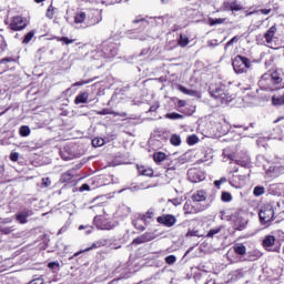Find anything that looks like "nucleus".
Returning <instances> with one entry per match:
<instances>
[{"label":"nucleus","instance_id":"1","mask_svg":"<svg viewBox=\"0 0 284 284\" xmlns=\"http://www.w3.org/2000/svg\"><path fill=\"white\" fill-rule=\"evenodd\" d=\"M258 85L261 90H283L284 88V73L281 70H275L271 73H264Z\"/></svg>","mask_w":284,"mask_h":284},{"label":"nucleus","instance_id":"2","mask_svg":"<svg viewBox=\"0 0 284 284\" xmlns=\"http://www.w3.org/2000/svg\"><path fill=\"white\" fill-rule=\"evenodd\" d=\"M209 93L220 105H227L234 99V95L230 93V89L224 83L210 87Z\"/></svg>","mask_w":284,"mask_h":284},{"label":"nucleus","instance_id":"3","mask_svg":"<svg viewBox=\"0 0 284 284\" xmlns=\"http://www.w3.org/2000/svg\"><path fill=\"white\" fill-rule=\"evenodd\" d=\"M233 70L236 74H243L252 68V61L248 58L236 55L232 62Z\"/></svg>","mask_w":284,"mask_h":284},{"label":"nucleus","instance_id":"4","mask_svg":"<svg viewBox=\"0 0 284 284\" xmlns=\"http://www.w3.org/2000/svg\"><path fill=\"white\" fill-rule=\"evenodd\" d=\"M258 216L263 225L272 223V221H274V206H272V204L262 206L261 211L258 212Z\"/></svg>","mask_w":284,"mask_h":284},{"label":"nucleus","instance_id":"5","mask_svg":"<svg viewBox=\"0 0 284 284\" xmlns=\"http://www.w3.org/2000/svg\"><path fill=\"white\" fill-rule=\"evenodd\" d=\"M262 246L266 252H281V246H276V237L274 235H266L262 241Z\"/></svg>","mask_w":284,"mask_h":284},{"label":"nucleus","instance_id":"6","mask_svg":"<svg viewBox=\"0 0 284 284\" xmlns=\"http://www.w3.org/2000/svg\"><path fill=\"white\" fill-rule=\"evenodd\" d=\"M102 52L106 59H112V57H116V52H119V45L114 42H103Z\"/></svg>","mask_w":284,"mask_h":284},{"label":"nucleus","instance_id":"7","mask_svg":"<svg viewBox=\"0 0 284 284\" xmlns=\"http://www.w3.org/2000/svg\"><path fill=\"white\" fill-rule=\"evenodd\" d=\"M94 224L98 230H113L114 227V224L112 222L101 215H97L94 217Z\"/></svg>","mask_w":284,"mask_h":284},{"label":"nucleus","instance_id":"8","mask_svg":"<svg viewBox=\"0 0 284 284\" xmlns=\"http://www.w3.org/2000/svg\"><path fill=\"white\" fill-rule=\"evenodd\" d=\"M34 212L32 210L23 209L22 211L16 213L14 219L20 225H26V223H28V217L32 216Z\"/></svg>","mask_w":284,"mask_h":284},{"label":"nucleus","instance_id":"9","mask_svg":"<svg viewBox=\"0 0 284 284\" xmlns=\"http://www.w3.org/2000/svg\"><path fill=\"white\" fill-rule=\"evenodd\" d=\"M187 176H189V181H191V183H201V181L205 180V174H203L197 169H190L187 171Z\"/></svg>","mask_w":284,"mask_h":284},{"label":"nucleus","instance_id":"10","mask_svg":"<svg viewBox=\"0 0 284 284\" xmlns=\"http://www.w3.org/2000/svg\"><path fill=\"white\" fill-rule=\"evenodd\" d=\"M27 26H28V22H26V19L18 16L12 19L9 28L17 32L19 30H23Z\"/></svg>","mask_w":284,"mask_h":284},{"label":"nucleus","instance_id":"11","mask_svg":"<svg viewBox=\"0 0 284 284\" xmlns=\"http://www.w3.org/2000/svg\"><path fill=\"white\" fill-rule=\"evenodd\" d=\"M276 24L272 26L264 34V39L267 45H274L276 43Z\"/></svg>","mask_w":284,"mask_h":284},{"label":"nucleus","instance_id":"12","mask_svg":"<svg viewBox=\"0 0 284 284\" xmlns=\"http://www.w3.org/2000/svg\"><path fill=\"white\" fill-rule=\"evenodd\" d=\"M158 223L165 225V227H173L176 224V217L171 214L162 215L158 217Z\"/></svg>","mask_w":284,"mask_h":284},{"label":"nucleus","instance_id":"13","mask_svg":"<svg viewBox=\"0 0 284 284\" xmlns=\"http://www.w3.org/2000/svg\"><path fill=\"white\" fill-rule=\"evenodd\" d=\"M272 105L275 108H281V105H284V91L275 92L272 95Z\"/></svg>","mask_w":284,"mask_h":284},{"label":"nucleus","instance_id":"14","mask_svg":"<svg viewBox=\"0 0 284 284\" xmlns=\"http://www.w3.org/2000/svg\"><path fill=\"white\" fill-rule=\"evenodd\" d=\"M92 17L90 19L89 26H97V23H101L103 21V18L101 17V11L94 10L91 12Z\"/></svg>","mask_w":284,"mask_h":284},{"label":"nucleus","instance_id":"15","mask_svg":"<svg viewBox=\"0 0 284 284\" xmlns=\"http://www.w3.org/2000/svg\"><path fill=\"white\" fill-rule=\"evenodd\" d=\"M192 199L195 203H201L207 199V193L204 190H199L193 193Z\"/></svg>","mask_w":284,"mask_h":284},{"label":"nucleus","instance_id":"16","mask_svg":"<svg viewBox=\"0 0 284 284\" xmlns=\"http://www.w3.org/2000/svg\"><path fill=\"white\" fill-rule=\"evenodd\" d=\"M233 252L239 256H245V254H247V247H245L243 243H235L233 245Z\"/></svg>","mask_w":284,"mask_h":284},{"label":"nucleus","instance_id":"17","mask_svg":"<svg viewBox=\"0 0 284 284\" xmlns=\"http://www.w3.org/2000/svg\"><path fill=\"white\" fill-rule=\"evenodd\" d=\"M224 9L231 10L232 12H239L240 10H243V6L236 3L235 1L224 2Z\"/></svg>","mask_w":284,"mask_h":284},{"label":"nucleus","instance_id":"18","mask_svg":"<svg viewBox=\"0 0 284 284\" xmlns=\"http://www.w3.org/2000/svg\"><path fill=\"white\" fill-rule=\"evenodd\" d=\"M133 225H134L135 230L143 232L145 230V225H148V223H145L144 219H142L139 215L135 220H133Z\"/></svg>","mask_w":284,"mask_h":284},{"label":"nucleus","instance_id":"19","mask_svg":"<svg viewBox=\"0 0 284 284\" xmlns=\"http://www.w3.org/2000/svg\"><path fill=\"white\" fill-rule=\"evenodd\" d=\"M88 99H90V94H88V92H82L75 97L74 103L75 105L88 103Z\"/></svg>","mask_w":284,"mask_h":284},{"label":"nucleus","instance_id":"20","mask_svg":"<svg viewBox=\"0 0 284 284\" xmlns=\"http://www.w3.org/2000/svg\"><path fill=\"white\" fill-rule=\"evenodd\" d=\"M184 214H199V209L192 205V202H186L183 206Z\"/></svg>","mask_w":284,"mask_h":284},{"label":"nucleus","instance_id":"21","mask_svg":"<svg viewBox=\"0 0 284 284\" xmlns=\"http://www.w3.org/2000/svg\"><path fill=\"white\" fill-rule=\"evenodd\" d=\"M138 172L142 176H153L154 175V170L148 166H139L138 165Z\"/></svg>","mask_w":284,"mask_h":284},{"label":"nucleus","instance_id":"22","mask_svg":"<svg viewBox=\"0 0 284 284\" xmlns=\"http://www.w3.org/2000/svg\"><path fill=\"white\" fill-rule=\"evenodd\" d=\"M60 156L63 161H70L74 155L72 154V151H70V148L64 146V149L60 151Z\"/></svg>","mask_w":284,"mask_h":284},{"label":"nucleus","instance_id":"23","mask_svg":"<svg viewBox=\"0 0 284 284\" xmlns=\"http://www.w3.org/2000/svg\"><path fill=\"white\" fill-rule=\"evenodd\" d=\"M140 216L144 219V224L154 221V209H150L145 214Z\"/></svg>","mask_w":284,"mask_h":284},{"label":"nucleus","instance_id":"24","mask_svg":"<svg viewBox=\"0 0 284 284\" xmlns=\"http://www.w3.org/2000/svg\"><path fill=\"white\" fill-rule=\"evenodd\" d=\"M130 212H132V210L125 205V204H122L121 206H119L118 209V214L120 216H129L130 215Z\"/></svg>","mask_w":284,"mask_h":284},{"label":"nucleus","instance_id":"25","mask_svg":"<svg viewBox=\"0 0 284 284\" xmlns=\"http://www.w3.org/2000/svg\"><path fill=\"white\" fill-rule=\"evenodd\" d=\"M180 92H182L183 94H187L189 97H199V92L194 91V90H190L183 85L179 87Z\"/></svg>","mask_w":284,"mask_h":284},{"label":"nucleus","instance_id":"26","mask_svg":"<svg viewBox=\"0 0 284 284\" xmlns=\"http://www.w3.org/2000/svg\"><path fill=\"white\" fill-rule=\"evenodd\" d=\"M225 21H226L225 18H217V19L210 18L207 23H209V26L214 27V26H221V24L225 23Z\"/></svg>","mask_w":284,"mask_h":284},{"label":"nucleus","instance_id":"27","mask_svg":"<svg viewBox=\"0 0 284 284\" xmlns=\"http://www.w3.org/2000/svg\"><path fill=\"white\" fill-rule=\"evenodd\" d=\"M235 163L242 168H250L252 161L250 160V156L245 155L243 160H235Z\"/></svg>","mask_w":284,"mask_h":284},{"label":"nucleus","instance_id":"28","mask_svg":"<svg viewBox=\"0 0 284 284\" xmlns=\"http://www.w3.org/2000/svg\"><path fill=\"white\" fill-rule=\"evenodd\" d=\"M166 158L168 155H165V153L163 152H158L153 154V160L155 161V163H163Z\"/></svg>","mask_w":284,"mask_h":284},{"label":"nucleus","instance_id":"29","mask_svg":"<svg viewBox=\"0 0 284 284\" xmlns=\"http://www.w3.org/2000/svg\"><path fill=\"white\" fill-rule=\"evenodd\" d=\"M133 23L139 24L142 28H148V26H150V21H148L145 18H136L133 20Z\"/></svg>","mask_w":284,"mask_h":284},{"label":"nucleus","instance_id":"30","mask_svg":"<svg viewBox=\"0 0 284 284\" xmlns=\"http://www.w3.org/2000/svg\"><path fill=\"white\" fill-rule=\"evenodd\" d=\"M72 178H73L72 171H68V172L62 174L61 182L62 183H70L72 181Z\"/></svg>","mask_w":284,"mask_h":284},{"label":"nucleus","instance_id":"31","mask_svg":"<svg viewBox=\"0 0 284 284\" xmlns=\"http://www.w3.org/2000/svg\"><path fill=\"white\" fill-rule=\"evenodd\" d=\"M85 18H87L85 12L81 11L75 14L74 21L75 23H83V21H85Z\"/></svg>","mask_w":284,"mask_h":284},{"label":"nucleus","instance_id":"32","mask_svg":"<svg viewBox=\"0 0 284 284\" xmlns=\"http://www.w3.org/2000/svg\"><path fill=\"white\" fill-rule=\"evenodd\" d=\"M92 145H93V148H101V146L105 145V140L102 138H95L92 140Z\"/></svg>","mask_w":284,"mask_h":284},{"label":"nucleus","instance_id":"33","mask_svg":"<svg viewBox=\"0 0 284 284\" xmlns=\"http://www.w3.org/2000/svg\"><path fill=\"white\" fill-rule=\"evenodd\" d=\"M189 43H190V38H187V36L181 34L179 39V45H181V48H185Z\"/></svg>","mask_w":284,"mask_h":284},{"label":"nucleus","instance_id":"34","mask_svg":"<svg viewBox=\"0 0 284 284\" xmlns=\"http://www.w3.org/2000/svg\"><path fill=\"white\" fill-rule=\"evenodd\" d=\"M170 142L175 145V146H179L181 145V135L179 134H172L171 135V139H170Z\"/></svg>","mask_w":284,"mask_h":284},{"label":"nucleus","instance_id":"35","mask_svg":"<svg viewBox=\"0 0 284 284\" xmlns=\"http://www.w3.org/2000/svg\"><path fill=\"white\" fill-rule=\"evenodd\" d=\"M254 196H263L265 194V187L264 186H255L253 190Z\"/></svg>","mask_w":284,"mask_h":284},{"label":"nucleus","instance_id":"36","mask_svg":"<svg viewBox=\"0 0 284 284\" xmlns=\"http://www.w3.org/2000/svg\"><path fill=\"white\" fill-rule=\"evenodd\" d=\"M185 236L186 237L196 236L197 239H201L203 237V234H201L197 230H189Z\"/></svg>","mask_w":284,"mask_h":284},{"label":"nucleus","instance_id":"37","mask_svg":"<svg viewBox=\"0 0 284 284\" xmlns=\"http://www.w3.org/2000/svg\"><path fill=\"white\" fill-rule=\"evenodd\" d=\"M166 119H171L173 121H176L179 119H183V115H181L180 113H176V112H172V113H168L165 115Z\"/></svg>","mask_w":284,"mask_h":284},{"label":"nucleus","instance_id":"38","mask_svg":"<svg viewBox=\"0 0 284 284\" xmlns=\"http://www.w3.org/2000/svg\"><path fill=\"white\" fill-rule=\"evenodd\" d=\"M95 114L105 116L108 114H114L115 116L118 115L114 111L110 110V109H103L102 111H95Z\"/></svg>","mask_w":284,"mask_h":284},{"label":"nucleus","instance_id":"39","mask_svg":"<svg viewBox=\"0 0 284 284\" xmlns=\"http://www.w3.org/2000/svg\"><path fill=\"white\" fill-rule=\"evenodd\" d=\"M221 199L223 203H230L232 201V194L230 192H222Z\"/></svg>","mask_w":284,"mask_h":284},{"label":"nucleus","instance_id":"40","mask_svg":"<svg viewBox=\"0 0 284 284\" xmlns=\"http://www.w3.org/2000/svg\"><path fill=\"white\" fill-rule=\"evenodd\" d=\"M220 232H221V227L212 229L209 231L206 236H207V239H214V236H216V234H219Z\"/></svg>","mask_w":284,"mask_h":284},{"label":"nucleus","instance_id":"41","mask_svg":"<svg viewBox=\"0 0 284 284\" xmlns=\"http://www.w3.org/2000/svg\"><path fill=\"white\" fill-rule=\"evenodd\" d=\"M20 134L22 136H30V126L23 125L20 128Z\"/></svg>","mask_w":284,"mask_h":284},{"label":"nucleus","instance_id":"42","mask_svg":"<svg viewBox=\"0 0 284 284\" xmlns=\"http://www.w3.org/2000/svg\"><path fill=\"white\" fill-rule=\"evenodd\" d=\"M33 37H34V31H30L29 33H27L24 36L22 43H30V41H32Z\"/></svg>","mask_w":284,"mask_h":284},{"label":"nucleus","instance_id":"43","mask_svg":"<svg viewBox=\"0 0 284 284\" xmlns=\"http://www.w3.org/2000/svg\"><path fill=\"white\" fill-rule=\"evenodd\" d=\"M165 263L168 265H174L176 263V256L174 255H169L165 257Z\"/></svg>","mask_w":284,"mask_h":284},{"label":"nucleus","instance_id":"44","mask_svg":"<svg viewBox=\"0 0 284 284\" xmlns=\"http://www.w3.org/2000/svg\"><path fill=\"white\" fill-rule=\"evenodd\" d=\"M141 236H142V240L144 241V243H148V242L154 240V235H152V233H144Z\"/></svg>","mask_w":284,"mask_h":284},{"label":"nucleus","instance_id":"45","mask_svg":"<svg viewBox=\"0 0 284 284\" xmlns=\"http://www.w3.org/2000/svg\"><path fill=\"white\" fill-rule=\"evenodd\" d=\"M256 12H260L261 14H270V12H272V9H260L258 11H252L247 13V17H250V14H256Z\"/></svg>","mask_w":284,"mask_h":284},{"label":"nucleus","instance_id":"46","mask_svg":"<svg viewBox=\"0 0 284 284\" xmlns=\"http://www.w3.org/2000/svg\"><path fill=\"white\" fill-rule=\"evenodd\" d=\"M186 141H187L189 145H194V144L199 143V138H196V135H191L187 138Z\"/></svg>","mask_w":284,"mask_h":284},{"label":"nucleus","instance_id":"47","mask_svg":"<svg viewBox=\"0 0 284 284\" xmlns=\"http://www.w3.org/2000/svg\"><path fill=\"white\" fill-rule=\"evenodd\" d=\"M0 232L1 234H11V232H14V226L1 227Z\"/></svg>","mask_w":284,"mask_h":284},{"label":"nucleus","instance_id":"48","mask_svg":"<svg viewBox=\"0 0 284 284\" xmlns=\"http://www.w3.org/2000/svg\"><path fill=\"white\" fill-rule=\"evenodd\" d=\"M13 219L12 217H1L0 219V224L1 225H8V223H12Z\"/></svg>","mask_w":284,"mask_h":284},{"label":"nucleus","instance_id":"49","mask_svg":"<svg viewBox=\"0 0 284 284\" xmlns=\"http://www.w3.org/2000/svg\"><path fill=\"white\" fill-rule=\"evenodd\" d=\"M142 243H145L142 235H140L139 237H135L132 242L133 245H141Z\"/></svg>","mask_w":284,"mask_h":284},{"label":"nucleus","instance_id":"50","mask_svg":"<svg viewBox=\"0 0 284 284\" xmlns=\"http://www.w3.org/2000/svg\"><path fill=\"white\" fill-rule=\"evenodd\" d=\"M236 41H239V37H233L224 47V50H227V48H230V45H232L233 43H236Z\"/></svg>","mask_w":284,"mask_h":284},{"label":"nucleus","instance_id":"51","mask_svg":"<svg viewBox=\"0 0 284 284\" xmlns=\"http://www.w3.org/2000/svg\"><path fill=\"white\" fill-rule=\"evenodd\" d=\"M226 181H227L226 178H222L221 180L214 181V185L215 187H220L221 185H223V183H226Z\"/></svg>","mask_w":284,"mask_h":284},{"label":"nucleus","instance_id":"52","mask_svg":"<svg viewBox=\"0 0 284 284\" xmlns=\"http://www.w3.org/2000/svg\"><path fill=\"white\" fill-rule=\"evenodd\" d=\"M60 41H62V43H65V45H70V43H74V40L69 39L68 37H62Z\"/></svg>","mask_w":284,"mask_h":284},{"label":"nucleus","instance_id":"53","mask_svg":"<svg viewBox=\"0 0 284 284\" xmlns=\"http://www.w3.org/2000/svg\"><path fill=\"white\" fill-rule=\"evenodd\" d=\"M97 247H101V242L93 243L91 247L85 248L83 252H90V250H97Z\"/></svg>","mask_w":284,"mask_h":284},{"label":"nucleus","instance_id":"54","mask_svg":"<svg viewBox=\"0 0 284 284\" xmlns=\"http://www.w3.org/2000/svg\"><path fill=\"white\" fill-rule=\"evenodd\" d=\"M51 184H52V182L50 181V178H43L42 179V185L44 187H50Z\"/></svg>","mask_w":284,"mask_h":284},{"label":"nucleus","instance_id":"55","mask_svg":"<svg viewBox=\"0 0 284 284\" xmlns=\"http://www.w3.org/2000/svg\"><path fill=\"white\" fill-rule=\"evenodd\" d=\"M10 160L13 161V163H17V161H19V153L12 152L10 154Z\"/></svg>","mask_w":284,"mask_h":284},{"label":"nucleus","instance_id":"56","mask_svg":"<svg viewBox=\"0 0 284 284\" xmlns=\"http://www.w3.org/2000/svg\"><path fill=\"white\" fill-rule=\"evenodd\" d=\"M79 192H90V185L89 184H82L79 187Z\"/></svg>","mask_w":284,"mask_h":284},{"label":"nucleus","instance_id":"57","mask_svg":"<svg viewBox=\"0 0 284 284\" xmlns=\"http://www.w3.org/2000/svg\"><path fill=\"white\" fill-rule=\"evenodd\" d=\"M160 104L159 102H155L153 105L150 106L149 112H156V110H159Z\"/></svg>","mask_w":284,"mask_h":284},{"label":"nucleus","instance_id":"58","mask_svg":"<svg viewBox=\"0 0 284 284\" xmlns=\"http://www.w3.org/2000/svg\"><path fill=\"white\" fill-rule=\"evenodd\" d=\"M16 60L13 58H3L0 60V63H12Z\"/></svg>","mask_w":284,"mask_h":284},{"label":"nucleus","instance_id":"59","mask_svg":"<svg viewBox=\"0 0 284 284\" xmlns=\"http://www.w3.org/2000/svg\"><path fill=\"white\" fill-rule=\"evenodd\" d=\"M79 230H87V234H90L92 232V226L80 225Z\"/></svg>","mask_w":284,"mask_h":284},{"label":"nucleus","instance_id":"60","mask_svg":"<svg viewBox=\"0 0 284 284\" xmlns=\"http://www.w3.org/2000/svg\"><path fill=\"white\" fill-rule=\"evenodd\" d=\"M48 267H49L50 270H54V267H59V263H58V262H50V263L48 264Z\"/></svg>","mask_w":284,"mask_h":284},{"label":"nucleus","instance_id":"61","mask_svg":"<svg viewBox=\"0 0 284 284\" xmlns=\"http://www.w3.org/2000/svg\"><path fill=\"white\" fill-rule=\"evenodd\" d=\"M87 83H90V81H79V82L73 83V87L77 88L79 85H85Z\"/></svg>","mask_w":284,"mask_h":284},{"label":"nucleus","instance_id":"62","mask_svg":"<svg viewBox=\"0 0 284 284\" xmlns=\"http://www.w3.org/2000/svg\"><path fill=\"white\" fill-rule=\"evenodd\" d=\"M30 284H43V278L39 277L37 280H33Z\"/></svg>","mask_w":284,"mask_h":284},{"label":"nucleus","instance_id":"63","mask_svg":"<svg viewBox=\"0 0 284 284\" xmlns=\"http://www.w3.org/2000/svg\"><path fill=\"white\" fill-rule=\"evenodd\" d=\"M171 203H173L175 206H176V205H181V200H179V199H173V200H171Z\"/></svg>","mask_w":284,"mask_h":284},{"label":"nucleus","instance_id":"64","mask_svg":"<svg viewBox=\"0 0 284 284\" xmlns=\"http://www.w3.org/2000/svg\"><path fill=\"white\" fill-rule=\"evenodd\" d=\"M178 105H179V108H184V106H185V101L180 100V101L178 102Z\"/></svg>","mask_w":284,"mask_h":284}]
</instances>
